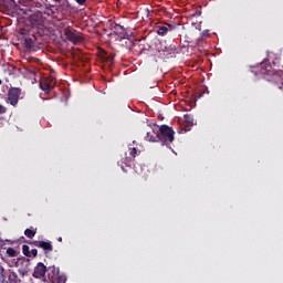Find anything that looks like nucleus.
<instances>
[{
    "instance_id": "obj_1",
    "label": "nucleus",
    "mask_w": 283,
    "mask_h": 283,
    "mask_svg": "<svg viewBox=\"0 0 283 283\" xmlns=\"http://www.w3.org/2000/svg\"><path fill=\"white\" fill-rule=\"evenodd\" d=\"M175 134L176 132H174V128L167 125H161L157 129L158 142H160L163 145H169L175 139Z\"/></svg>"
},
{
    "instance_id": "obj_2",
    "label": "nucleus",
    "mask_w": 283,
    "mask_h": 283,
    "mask_svg": "<svg viewBox=\"0 0 283 283\" xmlns=\"http://www.w3.org/2000/svg\"><path fill=\"white\" fill-rule=\"evenodd\" d=\"M63 34L66 41H70V43H73V45H77V43H83V36H81V34H78V32L71 27L64 28Z\"/></svg>"
},
{
    "instance_id": "obj_3",
    "label": "nucleus",
    "mask_w": 283,
    "mask_h": 283,
    "mask_svg": "<svg viewBox=\"0 0 283 283\" xmlns=\"http://www.w3.org/2000/svg\"><path fill=\"white\" fill-rule=\"evenodd\" d=\"M20 97H21V88L12 87L8 91L7 103H9V105H12L13 107H17V105H19Z\"/></svg>"
},
{
    "instance_id": "obj_4",
    "label": "nucleus",
    "mask_w": 283,
    "mask_h": 283,
    "mask_svg": "<svg viewBox=\"0 0 283 283\" xmlns=\"http://www.w3.org/2000/svg\"><path fill=\"white\" fill-rule=\"evenodd\" d=\"M111 29L113 30V32L119 36V39H129V33H127V29H125V27L118 24V23H114L112 22V20L108 21Z\"/></svg>"
},
{
    "instance_id": "obj_5",
    "label": "nucleus",
    "mask_w": 283,
    "mask_h": 283,
    "mask_svg": "<svg viewBox=\"0 0 283 283\" xmlns=\"http://www.w3.org/2000/svg\"><path fill=\"white\" fill-rule=\"evenodd\" d=\"M144 132L146 133L145 140L148 143H158V126L151 128V126H147Z\"/></svg>"
},
{
    "instance_id": "obj_6",
    "label": "nucleus",
    "mask_w": 283,
    "mask_h": 283,
    "mask_svg": "<svg viewBox=\"0 0 283 283\" xmlns=\"http://www.w3.org/2000/svg\"><path fill=\"white\" fill-rule=\"evenodd\" d=\"M160 52L166 59H174V56L178 54V49L176 48V44H166L161 48Z\"/></svg>"
},
{
    "instance_id": "obj_7",
    "label": "nucleus",
    "mask_w": 283,
    "mask_h": 283,
    "mask_svg": "<svg viewBox=\"0 0 283 283\" xmlns=\"http://www.w3.org/2000/svg\"><path fill=\"white\" fill-rule=\"evenodd\" d=\"M54 85H56V78L54 77H48L40 83V87L45 94H50L54 88Z\"/></svg>"
},
{
    "instance_id": "obj_8",
    "label": "nucleus",
    "mask_w": 283,
    "mask_h": 283,
    "mask_svg": "<svg viewBox=\"0 0 283 283\" xmlns=\"http://www.w3.org/2000/svg\"><path fill=\"white\" fill-rule=\"evenodd\" d=\"M45 273H48V266L42 262H39L34 268L33 277L41 280V277H45Z\"/></svg>"
},
{
    "instance_id": "obj_9",
    "label": "nucleus",
    "mask_w": 283,
    "mask_h": 283,
    "mask_svg": "<svg viewBox=\"0 0 283 283\" xmlns=\"http://www.w3.org/2000/svg\"><path fill=\"white\" fill-rule=\"evenodd\" d=\"M128 151H129V157H126L124 161H122V165H126V167H129V163L136 158L138 154V149L134 146V144L128 145Z\"/></svg>"
},
{
    "instance_id": "obj_10",
    "label": "nucleus",
    "mask_w": 283,
    "mask_h": 283,
    "mask_svg": "<svg viewBox=\"0 0 283 283\" xmlns=\"http://www.w3.org/2000/svg\"><path fill=\"white\" fill-rule=\"evenodd\" d=\"M31 244H33V247H38L39 249H43V251H54V247L50 241H33Z\"/></svg>"
},
{
    "instance_id": "obj_11",
    "label": "nucleus",
    "mask_w": 283,
    "mask_h": 283,
    "mask_svg": "<svg viewBox=\"0 0 283 283\" xmlns=\"http://www.w3.org/2000/svg\"><path fill=\"white\" fill-rule=\"evenodd\" d=\"M172 31H174V28L171 27V24L166 23V24L156 27V33L159 36H167V33L172 32Z\"/></svg>"
},
{
    "instance_id": "obj_12",
    "label": "nucleus",
    "mask_w": 283,
    "mask_h": 283,
    "mask_svg": "<svg viewBox=\"0 0 283 283\" xmlns=\"http://www.w3.org/2000/svg\"><path fill=\"white\" fill-rule=\"evenodd\" d=\"M67 282V276L65 274H61L57 272L55 276H53V283H65Z\"/></svg>"
},
{
    "instance_id": "obj_13",
    "label": "nucleus",
    "mask_w": 283,
    "mask_h": 283,
    "mask_svg": "<svg viewBox=\"0 0 283 283\" xmlns=\"http://www.w3.org/2000/svg\"><path fill=\"white\" fill-rule=\"evenodd\" d=\"M24 45L28 50H32V48H34V45H35V42L32 38H25Z\"/></svg>"
},
{
    "instance_id": "obj_14",
    "label": "nucleus",
    "mask_w": 283,
    "mask_h": 283,
    "mask_svg": "<svg viewBox=\"0 0 283 283\" xmlns=\"http://www.w3.org/2000/svg\"><path fill=\"white\" fill-rule=\"evenodd\" d=\"M24 235L27 238H29V240H32V238H34L36 235V230L25 229L24 230Z\"/></svg>"
},
{
    "instance_id": "obj_15",
    "label": "nucleus",
    "mask_w": 283,
    "mask_h": 283,
    "mask_svg": "<svg viewBox=\"0 0 283 283\" xmlns=\"http://www.w3.org/2000/svg\"><path fill=\"white\" fill-rule=\"evenodd\" d=\"M7 254L9 258H17V255H19V251L14 250V248H8Z\"/></svg>"
},
{
    "instance_id": "obj_16",
    "label": "nucleus",
    "mask_w": 283,
    "mask_h": 283,
    "mask_svg": "<svg viewBox=\"0 0 283 283\" xmlns=\"http://www.w3.org/2000/svg\"><path fill=\"white\" fill-rule=\"evenodd\" d=\"M102 61H104V63H114V56L107 55V53H105L104 55H102Z\"/></svg>"
},
{
    "instance_id": "obj_17",
    "label": "nucleus",
    "mask_w": 283,
    "mask_h": 283,
    "mask_svg": "<svg viewBox=\"0 0 283 283\" xmlns=\"http://www.w3.org/2000/svg\"><path fill=\"white\" fill-rule=\"evenodd\" d=\"M184 120L187 125H193V115H189V114L184 115Z\"/></svg>"
},
{
    "instance_id": "obj_18",
    "label": "nucleus",
    "mask_w": 283,
    "mask_h": 283,
    "mask_svg": "<svg viewBox=\"0 0 283 283\" xmlns=\"http://www.w3.org/2000/svg\"><path fill=\"white\" fill-rule=\"evenodd\" d=\"M22 252L25 258H32V254L30 253V247L29 245H22Z\"/></svg>"
},
{
    "instance_id": "obj_19",
    "label": "nucleus",
    "mask_w": 283,
    "mask_h": 283,
    "mask_svg": "<svg viewBox=\"0 0 283 283\" xmlns=\"http://www.w3.org/2000/svg\"><path fill=\"white\" fill-rule=\"evenodd\" d=\"M30 254H31V258H32V255H33V258H36V255H39V250L32 249V250L30 251Z\"/></svg>"
},
{
    "instance_id": "obj_20",
    "label": "nucleus",
    "mask_w": 283,
    "mask_h": 283,
    "mask_svg": "<svg viewBox=\"0 0 283 283\" xmlns=\"http://www.w3.org/2000/svg\"><path fill=\"white\" fill-rule=\"evenodd\" d=\"M6 112H8V108H6V106L0 104V116L1 114H6Z\"/></svg>"
},
{
    "instance_id": "obj_21",
    "label": "nucleus",
    "mask_w": 283,
    "mask_h": 283,
    "mask_svg": "<svg viewBox=\"0 0 283 283\" xmlns=\"http://www.w3.org/2000/svg\"><path fill=\"white\" fill-rule=\"evenodd\" d=\"M78 6H85L87 3V0H75Z\"/></svg>"
},
{
    "instance_id": "obj_22",
    "label": "nucleus",
    "mask_w": 283,
    "mask_h": 283,
    "mask_svg": "<svg viewBox=\"0 0 283 283\" xmlns=\"http://www.w3.org/2000/svg\"><path fill=\"white\" fill-rule=\"evenodd\" d=\"M32 0H19L20 3H22V6H25V3H30Z\"/></svg>"
},
{
    "instance_id": "obj_23",
    "label": "nucleus",
    "mask_w": 283,
    "mask_h": 283,
    "mask_svg": "<svg viewBox=\"0 0 283 283\" xmlns=\"http://www.w3.org/2000/svg\"><path fill=\"white\" fill-rule=\"evenodd\" d=\"M6 273V269H3V265H0V275H3Z\"/></svg>"
},
{
    "instance_id": "obj_24",
    "label": "nucleus",
    "mask_w": 283,
    "mask_h": 283,
    "mask_svg": "<svg viewBox=\"0 0 283 283\" xmlns=\"http://www.w3.org/2000/svg\"><path fill=\"white\" fill-rule=\"evenodd\" d=\"M203 36H209V31H203Z\"/></svg>"
},
{
    "instance_id": "obj_25",
    "label": "nucleus",
    "mask_w": 283,
    "mask_h": 283,
    "mask_svg": "<svg viewBox=\"0 0 283 283\" xmlns=\"http://www.w3.org/2000/svg\"><path fill=\"white\" fill-rule=\"evenodd\" d=\"M274 65H280V61L277 59L274 61Z\"/></svg>"
},
{
    "instance_id": "obj_26",
    "label": "nucleus",
    "mask_w": 283,
    "mask_h": 283,
    "mask_svg": "<svg viewBox=\"0 0 283 283\" xmlns=\"http://www.w3.org/2000/svg\"><path fill=\"white\" fill-rule=\"evenodd\" d=\"M53 1H55L56 3H61V0H53Z\"/></svg>"
},
{
    "instance_id": "obj_27",
    "label": "nucleus",
    "mask_w": 283,
    "mask_h": 283,
    "mask_svg": "<svg viewBox=\"0 0 283 283\" xmlns=\"http://www.w3.org/2000/svg\"><path fill=\"white\" fill-rule=\"evenodd\" d=\"M20 240H25V237H21Z\"/></svg>"
},
{
    "instance_id": "obj_28",
    "label": "nucleus",
    "mask_w": 283,
    "mask_h": 283,
    "mask_svg": "<svg viewBox=\"0 0 283 283\" xmlns=\"http://www.w3.org/2000/svg\"><path fill=\"white\" fill-rule=\"evenodd\" d=\"M62 240H63V239H62V238H60V239H59V242H62Z\"/></svg>"
},
{
    "instance_id": "obj_29",
    "label": "nucleus",
    "mask_w": 283,
    "mask_h": 283,
    "mask_svg": "<svg viewBox=\"0 0 283 283\" xmlns=\"http://www.w3.org/2000/svg\"><path fill=\"white\" fill-rule=\"evenodd\" d=\"M3 83V81H1V78H0V85Z\"/></svg>"
},
{
    "instance_id": "obj_30",
    "label": "nucleus",
    "mask_w": 283,
    "mask_h": 283,
    "mask_svg": "<svg viewBox=\"0 0 283 283\" xmlns=\"http://www.w3.org/2000/svg\"><path fill=\"white\" fill-rule=\"evenodd\" d=\"M122 169H125V167H124V166H122Z\"/></svg>"
},
{
    "instance_id": "obj_31",
    "label": "nucleus",
    "mask_w": 283,
    "mask_h": 283,
    "mask_svg": "<svg viewBox=\"0 0 283 283\" xmlns=\"http://www.w3.org/2000/svg\"><path fill=\"white\" fill-rule=\"evenodd\" d=\"M21 34H23V30L21 31Z\"/></svg>"
},
{
    "instance_id": "obj_32",
    "label": "nucleus",
    "mask_w": 283,
    "mask_h": 283,
    "mask_svg": "<svg viewBox=\"0 0 283 283\" xmlns=\"http://www.w3.org/2000/svg\"><path fill=\"white\" fill-rule=\"evenodd\" d=\"M14 3V0H11Z\"/></svg>"
}]
</instances>
